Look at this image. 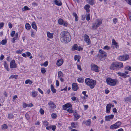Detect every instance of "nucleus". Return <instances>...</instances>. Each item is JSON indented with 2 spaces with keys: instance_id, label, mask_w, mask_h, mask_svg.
Instances as JSON below:
<instances>
[{
  "instance_id": "nucleus-1",
  "label": "nucleus",
  "mask_w": 131,
  "mask_h": 131,
  "mask_svg": "<svg viewBox=\"0 0 131 131\" xmlns=\"http://www.w3.org/2000/svg\"><path fill=\"white\" fill-rule=\"evenodd\" d=\"M61 41L63 43H67L71 40V37L70 33L67 31L62 32L60 36Z\"/></svg>"
},
{
  "instance_id": "nucleus-2",
  "label": "nucleus",
  "mask_w": 131,
  "mask_h": 131,
  "mask_svg": "<svg viewBox=\"0 0 131 131\" xmlns=\"http://www.w3.org/2000/svg\"><path fill=\"white\" fill-rule=\"evenodd\" d=\"M123 66L122 63L120 62H114L110 66V69L114 70L121 68Z\"/></svg>"
},
{
  "instance_id": "nucleus-3",
  "label": "nucleus",
  "mask_w": 131,
  "mask_h": 131,
  "mask_svg": "<svg viewBox=\"0 0 131 131\" xmlns=\"http://www.w3.org/2000/svg\"><path fill=\"white\" fill-rule=\"evenodd\" d=\"M85 82L86 85L89 86L91 89H93L96 84V81L95 80L88 78L85 79Z\"/></svg>"
},
{
  "instance_id": "nucleus-4",
  "label": "nucleus",
  "mask_w": 131,
  "mask_h": 131,
  "mask_svg": "<svg viewBox=\"0 0 131 131\" xmlns=\"http://www.w3.org/2000/svg\"><path fill=\"white\" fill-rule=\"evenodd\" d=\"M98 56L100 60L103 61L106 58L107 54L105 52L101 49L99 50V53Z\"/></svg>"
},
{
  "instance_id": "nucleus-5",
  "label": "nucleus",
  "mask_w": 131,
  "mask_h": 131,
  "mask_svg": "<svg viewBox=\"0 0 131 131\" xmlns=\"http://www.w3.org/2000/svg\"><path fill=\"white\" fill-rule=\"evenodd\" d=\"M106 81L108 85L112 86L115 85L118 82L117 80L112 79L110 78H107Z\"/></svg>"
},
{
  "instance_id": "nucleus-6",
  "label": "nucleus",
  "mask_w": 131,
  "mask_h": 131,
  "mask_svg": "<svg viewBox=\"0 0 131 131\" xmlns=\"http://www.w3.org/2000/svg\"><path fill=\"white\" fill-rule=\"evenodd\" d=\"M84 41L86 43L87 45H89V47L91 45V42L89 36L86 34H85L83 36Z\"/></svg>"
},
{
  "instance_id": "nucleus-7",
  "label": "nucleus",
  "mask_w": 131,
  "mask_h": 131,
  "mask_svg": "<svg viewBox=\"0 0 131 131\" xmlns=\"http://www.w3.org/2000/svg\"><path fill=\"white\" fill-rule=\"evenodd\" d=\"M102 23V20L101 19H98L96 20L95 23L93 24L92 28H95L96 29V28L98 27Z\"/></svg>"
},
{
  "instance_id": "nucleus-8",
  "label": "nucleus",
  "mask_w": 131,
  "mask_h": 131,
  "mask_svg": "<svg viewBox=\"0 0 131 131\" xmlns=\"http://www.w3.org/2000/svg\"><path fill=\"white\" fill-rule=\"evenodd\" d=\"M48 106L49 108L51 110H53L56 107L55 104L51 101L48 102Z\"/></svg>"
},
{
  "instance_id": "nucleus-9",
  "label": "nucleus",
  "mask_w": 131,
  "mask_h": 131,
  "mask_svg": "<svg viewBox=\"0 0 131 131\" xmlns=\"http://www.w3.org/2000/svg\"><path fill=\"white\" fill-rule=\"evenodd\" d=\"M91 70L93 71H94L96 72H99L98 66L94 64H92L91 65Z\"/></svg>"
},
{
  "instance_id": "nucleus-10",
  "label": "nucleus",
  "mask_w": 131,
  "mask_h": 131,
  "mask_svg": "<svg viewBox=\"0 0 131 131\" xmlns=\"http://www.w3.org/2000/svg\"><path fill=\"white\" fill-rule=\"evenodd\" d=\"M129 57L128 55H124L119 56L118 58L119 60L121 61H124L128 59Z\"/></svg>"
},
{
  "instance_id": "nucleus-11",
  "label": "nucleus",
  "mask_w": 131,
  "mask_h": 131,
  "mask_svg": "<svg viewBox=\"0 0 131 131\" xmlns=\"http://www.w3.org/2000/svg\"><path fill=\"white\" fill-rule=\"evenodd\" d=\"M10 67L11 68H15L17 67V64L15 62L14 60H12L10 63Z\"/></svg>"
},
{
  "instance_id": "nucleus-12",
  "label": "nucleus",
  "mask_w": 131,
  "mask_h": 131,
  "mask_svg": "<svg viewBox=\"0 0 131 131\" xmlns=\"http://www.w3.org/2000/svg\"><path fill=\"white\" fill-rule=\"evenodd\" d=\"M72 89L74 91H76L78 89V87L75 83H73L72 85Z\"/></svg>"
},
{
  "instance_id": "nucleus-13",
  "label": "nucleus",
  "mask_w": 131,
  "mask_h": 131,
  "mask_svg": "<svg viewBox=\"0 0 131 131\" xmlns=\"http://www.w3.org/2000/svg\"><path fill=\"white\" fill-rule=\"evenodd\" d=\"M72 107V105L70 103H67L66 104L63 105V108L64 110H66L67 108H71Z\"/></svg>"
},
{
  "instance_id": "nucleus-14",
  "label": "nucleus",
  "mask_w": 131,
  "mask_h": 131,
  "mask_svg": "<svg viewBox=\"0 0 131 131\" xmlns=\"http://www.w3.org/2000/svg\"><path fill=\"white\" fill-rule=\"evenodd\" d=\"M114 117V115L112 114L106 116L105 117V120L106 121H109L110 119H112Z\"/></svg>"
},
{
  "instance_id": "nucleus-15",
  "label": "nucleus",
  "mask_w": 131,
  "mask_h": 131,
  "mask_svg": "<svg viewBox=\"0 0 131 131\" xmlns=\"http://www.w3.org/2000/svg\"><path fill=\"white\" fill-rule=\"evenodd\" d=\"M63 62V61L62 59H59L57 61L56 65L58 66H60L62 64Z\"/></svg>"
},
{
  "instance_id": "nucleus-16",
  "label": "nucleus",
  "mask_w": 131,
  "mask_h": 131,
  "mask_svg": "<svg viewBox=\"0 0 131 131\" xmlns=\"http://www.w3.org/2000/svg\"><path fill=\"white\" fill-rule=\"evenodd\" d=\"M73 114L74 116V121L77 120L80 117L79 115L76 113V112H74Z\"/></svg>"
},
{
  "instance_id": "nucleus-17",
  "label": "nucleus",
  "mask_w": 131,
  "mask_h": 131,
  "mask_svg": "<svg viewBox=\"0 0 131 131\" xmlns=\"http://www.w3.org/2000/svg\"><path fill=\"white\" fill-rule=\"evenodd\" d=\"M111 106V104H109L107 105L106 107V112L109 113L110 112Z\"/></svg>"
},
{
  "instance_id": "nucleus-18",
  "label": "nucleus",
  "mask_w": 131,
  "mask_h": 131,
  "mask_svg": "<svg viewBox=\"0 0 131 131\" xmlns=\"http://www.w3.org/2000/svg\"><path fill=\"white\" fill-rule=\"evenodd\" d=\"M54 2L56 5H57L60 6L62 5V3L60 0H55Z\"/></svg>"
},
{
  "instance_id": "nucleus-19",
  "label": "nucleus",
  "mask_w": 131,
  "mask_h": 131,
  "mask_svg": "<svg viewBox=\"0 0 131 131\" xmlns=\"http://www.w3.org/2000/svg\"><path fill=\"white\" fill-rule=\"evenodd\" d=\"M112 45H114V47L117 48L118 47V44L115 41L114 39L112 40Z\"/></svg>"
},
{
  "instance_id": "nucleus-20",
  "label": "nucleus",
  "mask_w": 131,
  "mask_h": 131,
  "mask_svg": "<svg viewBox=\"0 0 131 131\" xmlns=\"http://www.w3.org/2000/svg\"><path fill=\"white\" fill-rule=\"evenodd\" d=\"M91 121L90 119L87 120L86 121H83V123L85 124L87 126H89L91 124Z\"/></svg>"
},
{
  "instance_id": "nucleus-21",
  "label": "nucleus",
  "mask_w": 131,
  "mask_h": 131,
  "mask_svg": "<svg viewBox=\"0 0 131 131\" xmlns=\"http://www.w3.org/2000/svg\"><path fill=\"white\" fill-rule=\"evenodd\" d=\"M4 66L7 71H9L10 69L8 68V65L7 64L6 61H4V63L3 64Z\"/></svg>"
},
{
  "instance_id": "nucleus-22",
  "label": "nucleus",
  "mask_w": 131,
  "mask_h": 131,
  "mask_svg": "<svg viewBox=\"0 0 131 131\" xmlns=\"http://www.w3.org/2000/svg\"><path fill=\"white\" fill-rule=\"evenodd\" d=\"M90 6L88 4H86L85 6L84 7V9L86 10V12H90V10L89 9V8H90Z\"/></svg>"
},
{
  "instance_id": "nucleus-23",
  "label": "nucleus",
  "mask_w": 131,
  "mask_h": 131,
  "mask_svg": "<svg viewBox=\"0 0 131 131\" xmlns=\"http://www.w3.org/2000/svg\"><path fill=\"white\" fill-rule=\"evenodd\" d=\"M47 37L50 38H53V34L50 33L49 32H47Z\"/></svg>"
},
{
  "instance_id": "nucleus-24",
  "label": "nucleus",
  "mask_w": 131,
  "mask_h": 131,
  "mask_svg": "<svg viewBox=\"0 0 131 131\" xmlns=\"http://www.w3.org/2000/svg\"><path fill=\"white\" fill-rule=\"evenodd\" d=\"M125 100V101L131 102V95H129L128 97H126Z\"/></svg>"
},
{
  "instance_id": "nucleus-25",
  "label": "nucleus",
  "mask_w": 131,
  "mask_h": 131,
  "mask_svg": "<svg viewBox=\"0 0 131 131\" xmlns=\"http://www.w3.org/2000/svg\"><path fill=\"white\" fill-rule=\"evenodd\" d=\"M71 125L72 127L75 128L78 125V123L77 122H72Z\"/></svg>"
},
{
  "instance_id": "nucleus-26",
  "label": "nucleus",
  "mask_w": 131,
  "mask_h": 131,
  "mask_svg": "<svg viewBox=\"0 0 131 131\" xmlns=\"http://www.w3.org/2000/svg\"><path fill=\"white\" fill-rule=\"evenodd\" d=\"M58 23L60 25H63L64 23V20L61 18H59L58 21Z\"/></svg>"
},
{
  "instance_id": "nucleus-27",
  "label": "nucleus",
  "mask_w": 131,
  "mask_h": 131,
  "mask_svg": "<svg viewBox=\"0 0 131 131\" xmlns=\"http://www.w3.org/2000/svg\"><path fill=\"white\" fill-rule=\"evenodd\" d=\"M58 77L59 78L62 77L63 76V74L61 71H59L58 72Z\"/></svg>"
},
{
  "instance_id": "nucleus-28",
  "label": "nucleus",
  "mask_w": 131,
  "mask_h": 131,
  "mask_svg": "<svg viewBox=\"0 0 131 131\" xmlns=\"http://www.w3.org/2000/svg\"><path fill=\"white\" fill-rule=\"evenodd\" d=\"M87 3L91 5H93L94 3V0H87Z\"/></svg>"
},
{
  "instance_id": "nucleus-29",
  "label": "nucleus",
  "mask_w": 131,
  "mask_h": 131,
  "mask_svg": "<svg viewBox=\"0 0 131 131\" xmlns=\"http://www.w3.org/2000/svg\"><path fill=\"white\" fill-rule=\"evenodd\" d=\"M26 29L27 30H29L30 29L31 27L29 23H27L25 25Z\"/></svg>"
},
{
  "instance_id": "nucleus-30",
  "label": "nucleus",
  "mask_w": 131,
  "mask_h": 131,
  "mask_svg": "<svg viewBox=\"0 0 131 131\" xmlns=\"http://www.w3.org/2000/svg\"><path fill=\"white\" fill-rule=\"evenodd\" d=\"M51 89L53 93H55L56 91V90L55 89L52 84L51 85Z\"/></svg>"
},
{
  "instance_id": "nucleus-31",
  "label": "nucleus",
  "mask_w": 131,
  "mask_h": 131,
  "mask_svg": "<svg viewBox=\"0 0 131 131\" xmlns=\"http://www.w3.org/2000/svg\"><path fill=\"white\" fill-rule=\"evenodd\" d=\"M78 46L77 44H75L72 48V50L73 51L77 50Z\"/></svg>"
},
{
  "instance_id": "nucleus-32",
  "label": "nucleus",
  "mask_w": 131,
  "mask_h": 131,
  "mask_svg": "<svg viewBox=\"0 0 131 131\" xmlns=\"http://www.w3.org/2000/svg\"><path fill=\"white\" fill-rule=\"evenodd\" d=\"M25 83L26 84L29 83V84L30 85L32 83V81H31L29 79H28L25 81Z\"/></svg>"
},
{
  "instance_id": "nucleus-33",
  "label": "nucleus",
  "mask_w": 131,
  "mask_h": 131,
  "mask_svg": "<svg viewBox=\"0 0 131 131\" xmlns=\"http://www.w3.org/2000/svg\"><path fill=\"white\" fill-rule=\"evenodd\" d=\"M31 26L32 27L35 29H37V27L36 26V25L35 23V22H33L32 24H31Z\"/></svg>"
},
{
  "instance_id": "nucleus-34",
  "label": "nucleus",
  "mask_w": 131,
  "mask_h": 131,
  "mask_svg": "<svg viewBox=\"0 0 131 131\" xmlns=\"http://www.w3.org/2000/svg\"><path fill=\"white\" fill-rule=\"evenodd\" d=\"M121 123L120 121H118L114 124L118 128L121 125Z\"/></svg>"
},
{
  "instance_id": "nucleus-35",
  "label": "nucleus",
  "mask_w": 131,
  "mask_h": 131,
  "mask_svg": "<svg viewBox=\"0 0 131 131\" xmlns=\"http://www.w3.org/2000/svg\"><path fill=\"white\" fill-rule=\"evenodd\" d=\"M8 128L7 125L6 124H4L2 126L1 129H6Z\"/></svg>"
},
{
  "instance_id": "nucleus-36",
  "label": "nucleus",
  "mask_w": 131,
  "mask_h": 131,
  "mask_svg": "<svg viewBox=\"0 0 131 131\" xmlns=\"http://www.w3.org/2000/svg\"><path fill=\"white\" fill-rule=\"evenodd\" d=\"M110 128L112 129H114L116 128H117V127L115 126L114 124H113L111 125L110 127Z\"/></svg>"
},
{
  "instance_id": "nucleus-37",
  "label": "nucleus",
  "mask_w": 131,
  "mask_h": 131,
  "mask_svg": "<svg viewBox=\"0 0 131 131\" xmlns=\"http://www.w3.org/2000/svg\"><path fill=\"white\" fill-rule=\"evenodd\" d=\"M73 16L75 18V20L76 21H77L78 20V16L77 15V14L75 12H73Z\"/></svg>"
},
{
  "instance_id": "nucleus-38",
  "label": "nucleus",
  "mask_w": 131,
  "mask_h": 131,
  "mask_svg": "<svg viewBox=\"0 0 131 131\" xmlns=\"http://www.w3.org/2000/svg\"><path fill=\"white\" fill-rule=\"evenodd\" d=\"M118 74L121 76H122V77L125 78H126L127 76H129L128 75H127L125 73H118Z\"/></svg>"
},
{
  "instance_id": "nucleus-39",
  "label": "nucleus",
  "mask_w": 131,
  "mask_h": 131,
  "mask_svg": "<svg viewBox=\"0 0 131 131\" xmlns=\"http://www.w3.org/2000/svg\"><path fill=\"white\" fill-rule=\"evenodd\" d=\"M77 81L79 83H83L84 81V79L82 78H79L78 79Z\"/></svg>"
},
{
  "instance_id": "nucleus-40",
  "label": "nucleus",
  "mask_w": 131,
  "mask_h": 131,
  "mask_svg": "<svg viewBox=\"0 0 131 131\" xmlns=\"http://www.w3.org/2000/svg\"><path fill=\"white\" fill-rule=\"evenodd\" d=\"M18 75H12L9 77V79H11L13 78H14L15 79H16L17 78Z\"/></svg>"
},
{
  "instance_id": "nucleus-41",
  "label": "nucleus",
  "mask_w": 131,
  "mask_h": 131,
  "mask_svg": "<svg viewBox=\"0 0 131 131\" xmlns=\"http://www.w3.org/2000/svg\"><path fill=\"white\" fill-rule=\"evenodd\" d=\"M7 41L6 40H3L2 41L0 42V44L2 45H5L7 43Z\"/></svg>"
},
{
  "instance_id": "nucleus-42",
  "label": "nucleus",
  "mask_w": 131,
  "mask_h": 131,
  "mask_svg": "<svg viewBox=\"0 0 131 131\" xmlns=\"http://www.w3.org/2000/svg\"><path fill=\"white\" fill-rule=\"evenodd\" d=\"M30 9V8L28 7L27 6H25L22 8V10L23 11H25Z\"/></svg>"
},
{
  "instance_id": "nucleus-43",
  "label": "nucleus",
  "mask_w": 131,
  "mask_h": 131,
  "mask_svg": "<svg viewBox=\"0 0 131 131\" xmlns=\"http://www.w3.org/2000/svg\"><path fill=\"white\" fill-rule=\"evenodd\" d=\"M32 95L33 97H35L37 95V93L35 91L33 92L32 93Z\"/></svg>"
},
{
  "instance_id": "nucleus-44",
  "label": "nucleus",
  "mask_w": 131,
  "mask_h": 131,
  "mask_svg": "<svg viewBox=\"0 0 131 131\" xmlns=\"http://www.w3.org/2000/svg\"><path fill=\"white\" fill-rule=\"evenodd\" d=\"M41 71L42 74L45 73L46 72V69L45 68H42L41 69Z\"/></svg>"
},
{
  "instance_id": "nucleus-45",
  "label": "nucleus",
  "mask_w": 131,
  "mask_h": 131,
  "mask_svg": "<svg viewBox=\"0 0 131 131\" xmlns=\"http://www.w3.org/2000/svg\"><path fill=\"white\" fill-rule=\"evenodd\" d=\"M110 48V47L107 45L105 46L103 48V49L105 50H108Z\"/></svg>"
},
{
  "instance_id": "nucleus-46",
  "label": "nucleus",
  "mask_w": 131,
  "mask_h": 131,
  "mask_svg": "<svg viewBox=\"0 0 131 131\" xmlns=\"http://www.w3.org/2000/svg\"><path fill=\"white\" fill-rule=\"evenodd\" d=\"M87 16L86 17V19L88 21H89L90 19V14H86Z\"/></svg>"
},
{
  "instance_id": "nucleus-47",
  "label": "nucleus",
  "mask_w": 131,
  "mask_h": 131,
  "mask_svg": "<svg viewBox=\"0 0 131 131\" xmlns=\"http://www.w3.org/2000/svg\"><path fill=\"white\" fill-rule=\"evenodd\" d=\"M14 116L13 114H9L8 117L9 119H11L13 118Z\"/></svg>"
},
{
  "instance_id": "nucleus-48",
  "label": "nucleus",
  "mask_w": 131,
  "mask_h": 131,
  "mask_svg": "<svg viewBox=\"0 0 131 131\" xmlns=\"http://www.w3.org/2000/svg\"><path fill=\"white\" fill-rule=\"evenodd\" d=\"M79 58L80 56H79L75 55L74 56V59L75 61H76L77 60H78V59H79Z\"/></svg>"
},
{
  "instance_id": "nucleus-49",
  "label": "nucleus",
  "mask_w": 131,
  "mask_h": 131,
  "mask_svg": "<svg viewBox=\"0 0 131 131\" xmlns=\"http://www.w3.org/2000/svg\"><path fill=\"white\" fill-rule=\"evenodd\" d=\"M23 50V49L22 50H17L16 52V53H17L18 54H21V53H22V51Z\"/></svg>"
},
{
  "instance_id": "nucleus-50",
  "label": "nucleus",
  "mask_w": 131,
  "mask_h": 131,
  "mask_svg": "<svg viewBox=\"0 0 131 131\" xmlns=\"http://www.w3.org/2000/svg\"><path fill=\"white\" fill-rule=\"evenodd\" d=\"M113 22L114 24H115L117 22V18H114L113 20Z\"/></svg>"
},
{
  "instance_id": "nucleus-51",
  "label": "nucleus",
  "mask_w": 131,
  "mask_h": 131,
  "mask_svg": "<svg viewBox=\"0 0 131 131\" xmlns=\"http://www.w3.org/2000/svg\"><path fill=\"white\" fill-rule=\"evenodd\" d=\"M67 111L68 112L70 113H73V111L71 108H68L67 110Z\"/></svg>"
},
{
  "instance_id": "nucleus-52",
  "label": "nucleus",
  "mask_w": 131,
  "mask_h": 131,
  "mask_svg": "<svg viewBox=\"0 0 131 131\" xmlns=\"http://www.w3.org/2000/svg\"><path fill=\"white\" fill-rule=\"evenodd\" d=\"M57 116L56 114L54 113H53L51 115L52 117L53 118H56Z\"/></svg>"
},
{
  "instance_id": "nucleus-53",
  "label": "nucleus",
  "mask_w": 131,
  "mask_h": 131,
  "mask_svg": "<svg viewBox=\"0 0 131 131\" xmlns=\"http://www.w3.org/2000/svg\"><path fill=\"white\" fill-rule=\"evenodd\" d=\"M39 111L40 113L42 115L44 114V110L42 108L40 109Z\"/></svg>"
},
{
  "instance_id": "nucleus-54",
  "label": "nucleus",
  "mask_w": 131,
  "mask_h": 131,
  "mask_svg": "<svg viewBox=\"0 0 131 131\" xmlns=\"http://www.w3.org/2000/svg\"><path fill=\"white\" fill-rule=\"evenodd\" d=\"M31 36L32 37H34L35 36L34 34V32L33 30L31 29Z\"/></svg>"
},
{
  "instance_id": "nucleus-55",
  "label": "nucleus",
  "mask_w": 131,
  "mask_h": 131,
  "mask_svg": "<svg viewBox=\"0 0 131 131\" xmlns=\"http://www.w3.org/2000/svg\"><path fill=\"white\" fill-rule=\"evenodd\" d=\"M43 124L44 125L47 126L48 124V123L46 121H44L43 122Z\"/></svg>"
},
{
  "instance_id": "nucleus-56",
  "label": "nucleus",
  "mask_w": 131,
  "mask_h": 131,
  "mask_svg": "<svg viewBox=\"0 0 131 131\" xmlns=\"http://www.w3.org/2000/svg\"><path fill=\"white\" fill-rule=\"evenodd\" d=\"M83 49V48L81 47L80 46H79L78 47L77 50L78 51H80V50H82Z\"/></svg>"
},
{
  "instance_id": "nucleus-57",
  "label": "nucleus",
  "mask_w": 131,
  "mask_h": 131,
  "mask_svg": "<svg viewBox=\"0 0 131 131\" xmlns=\"http://www.w3.org/2000/svg\"><path fill=\"white\" fill-rule=\"evenodd\" d=\"M25 116L27 120L29 119L30 117L28 114H26L25 115Z\"/></svg>"
},
{
  "instance_id": "nucleus-58",
  "label": "nucleus",
  "mask_w": 131,
  "mask_h": 131,
  "mask_svg": "<svg viewBox=\"0 0 131 131\" xmlns=\"http://www.w3.org/2000/svg\"><path fill=\"white\" fill-rule=\"evenodd\" d=\"M28 104H26L25 103H23V106L24 108H26L27 107H28Z\"/></svg>"
},
{
  "instance_id": "nucleus-59",
  "label": "nucleus",
  "mask_w": 131,
  "mask_h": 131,
  "mask_svg": "<svg viewBox=\"0 0 131 131\" xmlns=\"http://www.w3.org/2000/svg\"><path fill=\"white\" fill-rule=\"evenodd\" d=\"M52 130L53 131H54L55 130V129L56 128V126L55 125H53L52 127Z\"/></svg>"
},
{
  "instance_id": "nucleus-60",
  "label": "nucleus",
  "mask_w": 131,
  "mask_h": 131,
  "mask_svg": "<svg viewBox=\"0 0 131 131\" xmlns=\"http://www.w3.org/2000/svg\"><path fill=\"white\" fill-rule=\"evenodd\" d=\"M26 54L27 56L29 57L31 54L29 52H26Z\"/></svg>"
},
{
  "instance_id": "nucleus-61",
  "label": "nucleus",
  "mask_w": 131,
  "mask_h": 131,
  "mask_svg": "<svg viewBox=\"0 0 131 131\" xmlns=\"http://www.w3.org/2000/svg\"><path fill=\"white\" fill-rule=\"evenodd\" d=\"M38 91L40 93L42 94H43V93L42 90H41L39 88L38 89Z\"/></svg>"
},
{
  "instance_id": "nucleus-62",
  "label": "nucleus",
  "mask_w": 131,
  "mask_h": 131,
  "mask_svg": "<svg viewBox=\"0 0 131 131\" xmlns=\"http://www.w3.org/2000/svg\"><path fill=\"white\" fill-rule=\"evenodd\" d=\"M59 81L58 80H56V86L58 87L59 85Z\"/></svg>"
},
{
  "instance_id": "nucleus-63",
  "label": "nucleus",
  "mask_w": 131,
  "mask_h": 131,
  "mask_svg": "<svg viewBox=\"0 0 131 131\" xmlns=\"http://www.w3.org/2000/svg\"><path fill=\"white\" fill-rule=\"evenodd\" d=\"M8 25L10 28H11L12 27V25L11 23L9 22L8 23Z\"/></svg>"
},
{
  "instance_id": "nucleus-64",
  "label": "nucleus",
  "mask_w": 131,
  "mask_h": 131,
  "mask_svg": "<svg viewBox=\"0 0 131 131\" xmlns=\"http://www.w3.org/2000/svg\"><path fill=\"white\" fill-rule=\"evenodd\" d=\"M129 4L131 5V0H125Z\"/></svg>"
}]
</instances>
